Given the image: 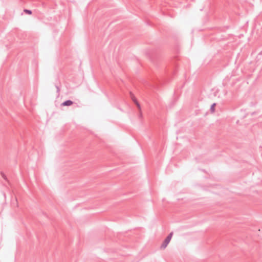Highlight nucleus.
Masks as SVG:
<instances>
[{"instance_id":"f257e3e1","label":"nucleus","mask_w":262,"mask_h":262,"mask_svg":"<svg viewBox=\"0 0 262 262\" xmlns=\"http://www.w3.org/2000/svg\"><path fill=\"white\" fill-rule=\"evenodd\" d=\"M172 236V233H170L169 234V235L166 237V238L164 241V243L162 245L161 247L163 248H165L167 246V245L168 244V243L170 241Z\"/></svg>"},{"instance_id":"f03ea898","label":"nucleus","mask_w":262,"mask_h":262,"mask_svg":"<svg viewBox=\"0 0 262 262\" xmlns=\"http://www.w3.org/2000/svg\"><path fill=\"white\" fill-rule=\"evenodd\" d=\"M73 104V102L71 100H67L61 104L62 106H70Z\"/></svg>"},{"instance_id":"7ed1b4c3","label":"nucleus","mask_w":262,"mask_h":262,"mask_svg":"<svg viewBox=\"0 0 262 262\" xmlns=\"http://www.w3.org/2000/svg\"><path fill=\"white\" fill-rule=\"evenodd\" d=\"M24 12L28 14H31L32 12L30 10H25Z\"/></svg>"},{"instance_id":"20e7f679","label":"nucleus","mask_w":262,"mask_h":262,"mask_svg":"<svg viewBox=\"0 0 262 262\" xmlns=\"http://www.w3.org/2000/svg\"><path fill=\"white\" fill-rule=\"evenodd\" d=\"M214 105H215V104H213L211 106V111H212V112L214 111Z\"/></svg>"}]
</instances>
